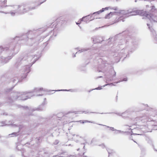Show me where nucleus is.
I'll list each match as a JSON object with an SVG mask.
<instances>
[{"label":"nucleus","mask_w":157,"mask_h":157,"mask_svg":"<svg viewBox=\"0 0 157 157\" xmlns=\"http://www.w3.org/2000/svg\"><path fill=\"white\" fill-rule=\"evenodd\" d=\"M110 7H106L105 8H103L101 10H100L96 12V13H98V14H99L100 13L103 12L105 10H110Z\"/></svg>","instance_id":"obj_1"},{"label":"nucleus","mask_w":157,"mask_h":157,"mask_svg":"<svg viewBox=\"0 0 157 157\" xmlns=\"http://www.w3.org/2000/svg\"><path fill=\"white\" fill-rule=\"evenodd\" d=\"M114 15V13L113 12H110L107 15H106L105 16V18L106 19H109L110 17H111L112 16Z\"/></svg>","instance_id":"obj_2"},{"label":"nucleus","mask_w":157,"mask_h":157,"mask_svg":"<svg viewBox=\"0 0 157 157\" xmlns=\"http://www.w3.org/2000/svg\"><path fill=\"white\" fill-rule=\"evenodd\" d=\"M110 10H113L114 11V12H113L114 13V14L115 13H117V11L118 10V9L117 7H110Z\"/></svg>","instance_id":"obj_3"},{"label":"nucleus","mask_w":157,"mask_h":157,"mask_svg":"<svg viewBox=\"0 0 157 157\" xmlns=\"http://www.w3.org/2000/svg\"><path fill=\"white\" fill-rule=\"evenodd\" d=\"M78 122H80L81 123L84 124L85 123H92L93 122L90 121H89L87 120H84L83 121H79Z\"/></svg>","instance_id":"obj_4"},{"label":"nucleus","mask_w":157,"mask_h":157,"mask_svg":"<svg viewBox=\"0 0 157 157\" xmlns=\"http://www.w3.org/2000/svg\"><path fill=\"white\" fill-rule=\"evenodd\" d=\"M113 72V76H115L116 75V73L114 71Z\"/></svg>","instance_id":"obj_5"},{"label":"nucleus","mask_w":157,"mask_h":157,"mask_svg":"<svg viewBox=\"0 0 157 157\" xmlns=\"http://www.w3.org/2000/svg\"><path fill=\"white\" fill-rule=\"evenodd\" d=\"M81 21H78V22H76V23L77 25L80 24L81 23Z\"/></svg>","instance_id":"obj_6"},{"label":"nucleus","mask_w":157,"mask_h":157,"mask_svg":"<svg viewBox=\"0 0 157 157\" xmlns=\"http://www.w3.org/2000/svg\"><path fill=\"white\" fill-rule=\"evenodd\" d=\"M88 16H86V17H83L82 19H84L85 18H88Z\"/></svg>","instance_id":"obj_7"},{"label":"nucleus","mask_w":157,"mask_h":157,"mask_svg":"<svg viewBox=\"0 0 157 157\" xmlns=\"http://www.w3.org/2000/svg\"><path fill=\"white\" fill-rule=\"evenodd\" d=\"M20 6H18V8H20Z\"/></svg>","instance_id":"obj_8"}]
</instances>
